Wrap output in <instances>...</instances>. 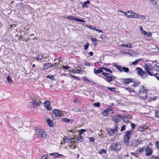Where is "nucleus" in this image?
I'll return each mask as SVG.
<instances>
[{"instance_id": "obj_54", "label": "nucleus", "mask_w": 159, "mask_h": 159, "mask_svg": "<svg viewBox=\"0 0 159 159\" xmlns=\"http://www.w3.org/2000/svg\"><path fill=\"white\" fill-rule=\"evenodd\" d=\"M130 125L132 129L135 128V125L134 123H131Z\"/></svg>"}, {"instance_id": "obj_6", "label": "nucleus", "mask_w": 159, "mask_h": 159, "mask_svg": "<svg viewBox=\"0 0 159 159\" xmlns=\"http://www.w3.org/2000/svg\"><path fill=\"white\" fill-rule=\"evenodd\" d=\"M153 68V67L150 64H147L145 65V70L147 73L150 75H153V73H151L150 71L152 70Z\"/></svg>"}, {"instance_id": "obj_3", "label": "nucleus", "mask_w": 159, "mask_h": 159, "mask_svg": "<svg viewBox=\"0 0 159 159\" xmlns=\"http://www.w3.org/2000/svg\"><path fill=\"white\" fill-rule=\"evenodd\" d=\"M121 146L120 144L119 143L115 142L113 143L110 148L111 151H119L121 148Z\"/></svg>"}, {"instance_id": "obj_36", "label": "nucleus", "mask_w": 159, "mask_h": 159, "mask_svg": "<svg viewBox=\"0 0 159 159\" xmlns=\"http://www.w3.org/2000/svg\"><path fill=\"white\" fill-rule=\"evenodd\" d=\"M107 152V151L104 149H101L99 151V153L100 154H102L103 153H106Z\"/></svg>"}, {"instance_id": "obj_63", "label": "nucleus", "mask_w": 159, "mask_h": 159, "mask_svg": "<svg viewBox=\"0 0 159 159\" xmlns=\"http://www.w3.org/2000/svg\"><path fill=\"white\" fill-rule=\"evenodd\" d=\"M42 159H48V157L45 156H43L42 157Z\"/></svg>"}, {"instance_id": "obj_8", "label": "nucleus", "mask_w": 159, "mask_h": 159, "mask_svg": "<svg viewBox=\"0 0 159 159\" xmlns=\"http://www.w3.org/2000/svg\"><path fill=\"white\" fill-rule=\"evenodd\" d=\"M136 70L137 71V73L143 78H145L147 77V75L146 72L143 70L141 68L139 67H137L136 68Z\"/></svg>"}, {"instance_id": "obj_13", "label": "nucleus", "mask_w": 159, "mask_h": 159, "mask_svg": "<svg viewBox=\"0 0 159 159\" xmlns=\"http://www.w3.org/2000/svg\"><path fill=\"white\" fill-rule=\"evenodd\" d=\"M146 156H148L151 155L152 152V150L151 148L149 146H147L145 148Z\"/></svg>"}, {"instance_id": "obj_15", "label": "nucleus", "mask_w": 159, "mask_h": 159, "mask_svg": "<svg viewBox=\"0 0 159 159\" xmlns=\"http://www.w3.org/2000/svg\"><path fill=\"white\" fill-rule=\"evenodd\" d=\"M45 107L46 108L47 110L48 111H51L52 108L50 107V102L48 101H46L44 102Z\"/></svg>"}, {"instance_id": "obj_57", "label": "nucleus", "mask_w": 159, "mask_h": 159, "mask_svg": "<svg viewBox=\"0 0 159 159\" xmlns=\"http://www.w3.org/2000/svg\"><path fill=\"white\" fill-rule=\"evenodd\" d=\"M155 116L157 118H159V111H156L155 112Z\"/></svg>"}, {"instance_id": "obj_58", "label": "nucleus", "mask_w": 159, "mask_h": 159, "mask_svg": "<svg viewBox=\"0 0 159 159\" xmlns=\"http://www.w3.org/2000/svg\"><path fill=\"white\" fill-rule=\"evenodd\" d=\"M101 68L102 69V70H104L106 71H108V70H109V69H108L106 67H101Z\"/></svg>"}, {"instance_id": "obj_28", "label": "nucleus", "mask_w": 159, "mask_h": 159, "mask_svg": "<svg viewBox=\"0 0 159 159\" xmlns=\"http://www.w3.org/2000/svg\"><path fill=\"white\" fill-rule=\"evenodd\" d=\"M121 118L125 122H127L128 121H129V119L128 118L125 116H121Z\"/></svg>"}, {"instance_id": "obj_34", "label": "nucleus", "mask_w": 159, "mask_h": 159, "mask_svg": "<svg viewBox=\"0 0 159 159\" xmlns=\"http://www.w3.org/2000/svg\"><path fill=\"white\" fill-rule=\"evenodd\" d=\"M146 129V128L145 127H144L143 126L140 127L138 128V130L141 131H143Z\"/></svg>"}, {"instance_id": "obj_7", "label": "nucleus", "mask_w": 159, "mask_h": 159, "mask_svg": "<svg viewBox=\"0 0 159 159\" xmlns=\"http://www.w3.org/2000/svg\"><path fill=\"white\" fill-rule=\"evenodd\" d=\"M52 112V116L53 119L58 118L62 115L61 112H59L58 110L55 109Z\"/></svg>"}, {"instance_id": "obj_19", "label": "nucleus", "mask_w": 159, "mask_h": 159, "mask_svg": "<svg viewBox=\"0 0 159 159\" xmlns=\"http://www.w3.org/2000/svg\"><path fill=\"white\" fill-rule=\"evenodd\" d=\"M139 18L143 21H145V20H148L149 19V18L148 16H146L143 15H140Z\"/></svg>"}, {"instance_id": "obj_33", "label": "nucleus", "mask_w": 159, "mask_h": 159, "mask_svg": "<svg viewBox=\"0 0 159 159\" xmlns=\"http://www.w3.org/2000/svg\"><path fill=\"white\" fill-rule=\"evenodd\" d=\"M43 56L39 54L38 56L37 57L36 59L38 60H41L43 59Z\"/></svg>"}, {"instance_id": "obj_38", "label": "nucleus", "mask_w": 159, "mask_h": 159, "mask_svg": "<svg viewBox=\"0 0 159 159\" xmlns=\"http://www.w3.org/2000/svg\"><path fill=\"white\" fill-rule=\"evenodd\" d=\"M47 78H49L52 80H55V79H54V76L52 75H48L47 76Z\"/></svg>"}, {"instance_id": "obj_35", "label": "nucleus", "mask_w": 159, "mask_h": 159, "mask_svg": "<svg viewBox=\"0 0 159 159\" xmlns=\"http://www.w3.org/2000/svg\"><path fill=\"white\" fill-rule=\"evenodd\" d=\"M73 140V139L71 138H69V139H66L65 140H64V142H74V141H72V140Z\"/></svg>"}, {"instance_id": "obj_24", "label": "nucleus", "mask_w": 159, "mask_h": 159, "mask_svg": "<svg viewBox=\"0 0 159 159\" xmlns=\"http://www.w3.org/2000/svg\"><path fill=\"white\" fill-rule=\"evenodd\" d=\"M133 15L132 16V17H133V18H134L135 19L139 18L140 15H139L137 13H135L134 12H133Z\"/></svg>"}, {"instance_id": "obj_32", "label": "nucleus", "mask_w": 159, "mask_h": 159, "mask_svg": "<svg viewBox=\"0 0 159 159\" xmlns=\"http://www.w3.org/2000/svg\"><path fill=\"white\" fill-rule=\"evenodd\" d=\"M77 140L80 141H82L83 140V138L82 137V136L79 135L78 137H76Z\"/></svg>"}, {"instance_id": "obj_42", "label": "nucleus", "mask_w": 159, "mask_h": 159, "mask_svg": "<svg viewBox=\"0 0 159 159\" xmlns=\"http://www.w3.org/2000/svg\"><path fill=\"white\" fill-rule=\"evenodd\" d=\"M7 80L8 81L9 83H11L12 82L11 79L9 75L7 76Z\"/></svg>"}, {"instance_id": "obj_27", "label": "nucleus", "mask_w": 159, "mask_h": 159, "mask_svg": "<svg viewBox=\"0 0 159 159\" xmlns=\"http://www.w3.org/2000/svg\"><path fill=\"white\" fill-rule=\"evenodd\" d=\"M54 65H52L50 63H45L44 64V66L46 67V68L48 69V68L54 66Z\"/></svg>"}, {"instance_id": "obj_44", "label": "nucleus", "mask_w": 159, "mask_h": 159, "mask_svg": "<svg viewBox=\"0 0 159 159\" xmlns=\"http://www.w3.org/2000/svg\"><path fill=\"white\" fill-rule=\"evenodd\" d=\"M125 89L127 90L130 93L133 92H134V91L131 90L130 88H125Z\"/></svg>"}, {"instance_id": "obj_2", "label": "nucleus", "mask_w": 159, "mask_h": 159, "mask_svg": "<svg viewBox=\"0 0 159 159\" xmlns=\"http://www.w3.org/2000/svg\"><path fill=\"white\" fill-rule=\"evenodd\" d=\"M102 78L104 79L108 83H111V82L116 79V77L115 76H112L110 74L102 73Z\"/></svg>"}, {"instance_id": "obj_46", "label": "nucleus", "mask_w": 159, "mask_h": 159, "mask_svg": "<svg viewBox=\"0 0 159 159\" xmlns=\"http://www.w3.org/2000/svg\"><path fill=\"white\" fill-rule=\"evenodd\" d=\"M146 35H147V36L148 37H150L152 36V34L151 33V32H146Z\"/></svg>"}, {"instance_id": "obj_16", "label": "nucleus", "mask_w": 159, "mask_h": 159, "mask_svg": "<svg viewBox=\"0 0 159 159\" xmlns=\"http://www.w3.org/2000/svg\"><path fill=\"white\" fill-rule=\"evenodd\" d=\"M121 118V116L119 115L115 116L113 118V121L116 122L119 121L120 119Z\"/></svg>"}, {"instance_id": "obj_5", "label": "nucleus", "mask_w": 159, "mask_h": 159, "mask_svg": "<svg viewBox=\"0 0 159 159\" xmlns=\"http://www.w3.org/2000/svg\"><path fill=\"white\" fill-rule=\"evenodd\" d=\"M125 134L124 138V143L127 146L129 144V138L131 136V134H132L131 130L127 131L125 132Z\"/></svg>"}, {"instance_id": "obj_23", "label": "nucleus", "mask_w": 159, "mask_h": 159, "mask_svg": "<svg viewBox=\"0 0 159 159\" xmlns=\"http://www.w3.org/2000/svg\"><path fill=\"white\" fill-rule=\"evenodd\" d=\"M90 3V1L88 0L86 2H84L83 5H82L83 7L84 8H88V7L87 5V4H89Z\"/></svg>"}, {"instance_id": "obj_55", "label": "nucleus", "mask_w": 159, "mask_h": 159, "mask_svg": "<svg viewBox=\"0 0 159 159\" xmlns=\"http://www.w3.org/2000/svg\"><path fill=\"white\" fill-rule=\"evenodd\" d=\"M80 70H75L74 69L73 71V72L75 73H80Z\"/></svg>"}, {"instance_id": "obj_39", "label": "nucleus", "mask_w": 159, "mask_h": 159, "mask_svg": "<svg viewBox=\"0 0 159 159\" xmlns=\"http://www.w3.org/2000/svg\"><path fill=\"white\" fill-rule=\"evenodd\" d=\"M107 89L110 90L112 91L113 92H116V88L115 87L111 88L107 87Z\"/></svg>"}, {"instance_id": "obj_52", "label": "nucleus", "mask_w": 159, "mask_h": 159, "mask_svg": "<svg viewBox=\"0 0 159 159\" xmlns=\"http://www.w3.org/2000/svg\"><path fill=\"white\" fill-rule=\"evenodd\" d=\"M145 149V148L143 147V148L140 149L139 151V153L143 152H144Z\"/></svg>"}, {"instance_id": "obj_25", "label": "nucleus", "mask_w": 159, "mask_h": 159, "mask_svg": "<svg viewBox=\"0 0 159 159\" xmlns=\"http://www.w3.org/2000/svg\"><path fill=\"white\" fill-rule=\"evenodd\" d=\"M149 1L152 5L154 6L156 5L157 2V0H150Z\"/></svg>"}, {"instance_id": "obj_21", "label": "nucleus", "mask_w": 159, "mask_h": 159, "mask_svg": "<svg viewBox=\"0 0 159 159\" xmlns=\"http://www.w3.org/2000/svg\"><path fill=\"white\" fill-rule=\"evenodd\" d=\"M94 73L96 75H97L98 74L100 73H104L102 69L100 67L99 69L98 70H96L94 69Z\"/></svg>"}, {"instance_id": "obj_41", "label": "nucleus", "mask_w": 159, "mask_h": 159, "mask_svg": "<svg viewBox=\"0 0 159 159\" xmlns=\"http://www.w3.org/2000/svg\"><path fill=\"white\" fill-rule=\"evenodd\" d=\"M62 68L67 70H69L70 69V67L67 66H65L62 65Z\"/></svg>"}, {"instance_id": "obj_60", "label": "nucleus", "mask_w": 159, "mask_h": 159, "mask_svg": "<svg viewBox=\"0 0 159 159\" xmlns=\"http://www.w3.org/2000/svg\"><path fill=\"white\" fill-rule=\"evenodd\" d=\"M73 102H77L79 103H80V100H78V99H74L73 101Z\"/></svg>"}, {"instance_id": "obj_56", "label": "nucleus", "mask_w": 159, "mask_h": 159, "mask_svg": "<svg viewBox=\"0 0 159 159\" xmlns=\"http://www.w3.org/2000/svg\"><path fill=\"white\" fill-rule=\"evenodd\" d=\"M89 141L90 142H93L94 141L95 139L94 138L92 137H89Z\"/></svg>"}, {"instance_id": "obj_10", "label": "nucleus", "mask_w": 159, "mask_h": 159, "mask_svg": "<svg viewBox=\"0 0 159 159\" xmlns=\"http://www.w3.org/2000/svg\"><path fill=\"white\" fill-rule=\"evenodd\" d=\"M40 105V103L37 101L35 100H33L32 102H30L28 103V106L30 107H36L37 106H39Z\"/></svg>"}, {"instance_id": "obj_18", "label": "nucleus", "mask_w": 159, "mask_h": 159, "mask_svg": "<svg viewBox=\"0 0 159 159\" xmlns=\"http://www.w3.org/2000/svg\"><path fill=\"white\" fill-rule=\"evenodd\" d=\"M111 111V108L109 107L103 112L102 114L104 116H107L109 114V112Z\"/></svg>"}, {"instance_id": "obj_31", "label": "nucleus", "mask_w": 159, "mask_h": 159, "mask_svg": "<svg viewBox=\"0 0 159 159\" xmlns=\"http://www.w3.org/2000/svg\"><path fill=\"white\" fill-rule=\"evenodd\" d=\"M47 122L48 125L50 126H52L53 125L52 121L51 120L48 119L47 120Z\"/></svg>"}, {"instance_id": "obj_48", "label": "nucleus", "mask_w": 159, "mask_h": 159, "mask_svg": "<svg viewBox=\"0 0 159 159\" xmlns=\"http://www.w3.org/2000/svg\"><path fill=\"white\" fill-rule=\"evenodd\" d=\"M155 145L157 148L159 149V142L157 141L155 142Z\"/></svg>"}, {"instance_id": "obj_26", "label": "nucleus", "mask_w": 159, "mask_h": 159, "mask_svg": "<svg viewBox=\"0 0 159 159\" xmlns=\"http://www.w3.org/2000/svg\"><path fill=\"white\" fill-rule=\"evenodd\" d=\"M139 29L142 33L144 35H146V32L143 30L142 27L141 26H139Z\"/></svg>"}, {"instance_id": "obj_14", "label": "nucleus", "mask_w": 159, "mask_h": 159, "mask_svg": "<svg viewBox=\"0 0 159 159\" xmlns=\"http://www.w3.org/2000/svg\"><path fill=\"white\" fill-rule=\"evenodd\" d=\"M133 12L131 10H129L125 13V15L127 17L129 18H133L132 17L133 15Z\"/></svg>"}, {"instance_id": "obj_45", "label": "nucleus", "mask_w": 159, "mask_h": 159, "mask_svg": "<svg viewBox=\"0 0 159 159\" xmlns=\"http://www.w3.org/2000/svg\"><path fill=\"white\" fill-rule=\"evenodd\" d=\"M89 46V43L88 42H87L86 44L84 46V48L85 50L88 49Z\"/></svg>"}, {"instance_id": "obj_49", "label": "nucleus", "mask_w": 159, "mask_h": 159, "mask_svg": "<svg viewBox=\"0 0 159 159\" xmlns=\"http://www.w3.org/2000/svg\"><path fill=\"white\" fill-rule=\"evenodd\" d=\"M87 27L90 29H92V30H96V28L95 27H93L92 26H91L90 25H88L87 26Z\"/></svg>"}, {"instance_id": "obj_47", "label": "nucleus", "mask_w": 159, "mask_h": 159, "mask_svg": "<svg viewBox=\"0 0 159 159\" xmlns=\"http://www.w3.org/2000/svg\"><path fill=\"white\" fill-rule=\"evenodd\" d=\"M70 75V76H71L73 78H75V79H76L77 80H80V78L79 77H76L75 76H74V75Z\"/></svg>"}, {"instance_id": "obj_37", "label": "nucleus", "mask_w": 159, "mask_h": 159, "mask_svg": "<svg viewBox=\"0 0 159 159\" xmlns=\"http://www.w3.org/2000/svg\"><path fill=\"white\" fill-rule=\"evenodd\" d=\"M122 70H123L125 72H128L129 71V69L128 68L126 67H123L122 68Z\"/></svg>"}, {"instance_id": "obj_1", "label": "nucleus", "mask_w": 159, "mask_h": 159, "mask_svg": "<svg viewBox=\"0 0 159 159\" xmlns=\"http://www.w3.org/2000/svg\"><path fill=\"white\" fill-rule=\"evenodd\" d=\"M35 135L39 139L45 138L47 137L46 132L40 128L36 127L35 129Z\"/></svg>"}, {"instance_id": "obj_64", "label": "nucleus", "mask_w": 159, "mask_h": 159, "mask_svg": "<svg viewBox=\"0 0 159 159\" xmlns=\"http://www.w3.org/2000/svg\"><path fill=\"white\" fill-rule=\"evenodd\" d=\"M89 54L90 56H92L93 55V52H90L89 53Z\"/></svg>"}, {"instance_id": "obj_20", "label": "nucleus", "mask_w": 159, "mask_h": 159, "mask_svg": "<svg viewBox=\"0 0 159 159\" xmlns=\"http://www.w3.org/2000/svg\"><path fill=\"white\" fill-rule=\"evenodd\" d=\"M120 46L121 47H125L129 48H132L133 46L131 45V44L129 43H125V44H121Z\"/></svg>"}, {"instance_id": "obj_40", "label": "nucleus", "mask_w": 159, "mask_h": 159, "mask_svg": "<svg viewBox=\"0 0 159 159\" xmlns=\"http://www.w3.org/2000/svg\"><path fill=\"white\" fill-rule=\"evenodd\" d=\"M141 60L140 59H137V60H135L133 62H132V63L133 65H134L135 64H137V63H138L140 61H141Z\"/></svg>"}, {"instance_id": "obj_53", "label": "nucleus", "mask_w": 159, "mask_h": 159, "mask_svg": "<svg viewBox=\"0 0 159 159\" xmlns=\"http://www.w3.org/2000/svg\"><path fill=\"white\" fill-rule=\"evenodd\" d=\"M154 76L156 77L158 80L159 79V74L156 73L154 74Z\"/></svg>"}, {"instance_id": "obj_17", "label": "nucleus", "mask_w": 159, "mask_h": 159, "mask_svg": "<svg viewBox=\"0 0 159 159\" xmlns=\"http://www.w3.org/2000/svg\"><path fill=\"white\" fill-rule=\"evenodd\" d=\"M122 82L126 84H127L130 82H133V81L131 79H124L122 80Z\"/></svg>"}, {"instance_id": "obj_12", "label": "nucleus", "mask_w": 159, "mask_h": 159, "mask_svg": "<svg viewBox=\"0 0 159 159\" xmlns=\"http://www.w3.org/2000/svg\"><path fill=\"white\" fill-rule=\"evenodd\" d=\"M141 143L140 141L137 139L133 140L130 142V145L132 147H135L138 146Z\"/></svg>"}, {"instance_id": "obj_9", "label": "nucleus", "mask_w": 159, "mask_h": 159, "mask_svg": "<svg viewBox=\"0 0 159 159\" xmlns=\"http://www.w3.org/2000/svg\"><path fill=\"white\" fill-rule=\"evenodd\" d=\"M118 126L117 125H115V129H108L107 130V132L110 135L113 136L118 131Z\"/></svg>"}, {"instance_id": "obj_62", "label": "nucleus", "mask_w": 159, "mask_h": 159, "mask_svg": "<svg viewBox=\"0 0 159 159\" xmlns=\"http://www.w3.org/2000/svg\"><path fill=\"white\" fill-rule=\"evenodd\" d=\"M95 30L96 31H98V32H100V33H102V30H101L97 29L96 28V30Z\"/></svg>"}, {"instance_id": "obj_30", "label": "nucleus", "mask_w": 159, "mask_h": 159, "mask_svg": "<svg viewBox=\"0 0 159 159\" xmlns=\"http://www.w3.org/2000/svg\"><path fill=\"white\" fill-rule=\"evenodd\" d=\"M50 155H54V156H57L55 157H54L55 158H56L57 157H58L59 156H63V155H62L59 154H58V153H57V152H55V153H51V154H50Z\"/></svg>"}, {"instance_id": "obj_50", "label": "nucleus", "mask_w": 159, "mask_h": 159, "mask_svg": "<svg viewBox=\"0 0 159 159\" xmlns=\"http://www.w3.org/2000/svg\"><path fill=\"white\" fill-rule=\"evenodd\" d=\"M93 105L97 107H99L100 106V104L99 102L94 103Z\"/></svg>"}, {"instance_id": "obj_59", "label": "nucleus", "mask_w": 159, "mask_h": 159, "mask_svg": "<svg viewBox=\"0 0 159 159\" xmlns=\"http://www.w3.org/2000/svg\"><path fill=\"white\" fill-rule=\"evenodd\" d=\"M125 125H123L122 126L120 130L121 131H122L125 129Z\"/></svg>"}, {"instance_id": "obj_11", "label": "nucleus", "mask_w": 159, "mask_h": 159, "mask_svg": "<svg viewBox=\"0 0 159 159\" xmlns=\"http://www.w3.org/2000/svg\"><path fill=\"white\" fill-rule=\"evenodd\" d=\"M67 18L68 19L72 20H75L78 22H85V21L84 20L78 18L76 17H75V16H68V17H67Z\"/></svg>"}, {"instance_id": "obj_61", "label": "nucleus", "mask_w": 159, "mask_h": 159, "mask_svg": "<svg viewBox=\"0 0 159 159\" xmlns=\"http://www.w3.org/2000/svg\"><path fill=\"white\" fill-rule=\"evenodd\" d=\"M117 11L118 12H120L124 14H125V12L122 11H121L120 10H117Z\"/></svg>"}, {"instance_id": "obj_51", "label": "nucleus", "mask_w": 159, "mask_h": 159, "mask_svg": "<svg viewBox=\"0 0 159 159\" xmlns=\"http://www.w3.org/2000/svg\"><path fill=\"white\" fill-rule=\"evenodd\" d=\"M84 80L85 81H87V82H92V83H93V84H95L94 82H93V81H90L89 80H88L86 77H84Z\"/></svg>"}, {"instance_id": "obj_22", "label": "nucleus", "mask_w": 159, "mask_h": 159, "mask_svg": "<svg viewBox=\"0 0 159 159\" xmlns=\"http://www.w3.org/2000/svg\"><path fill=\"white\" fill-rule=\"evenodd\" d=\"M153 69L157 71H159V63H157L153 65Z\"/></svg>"}, {"instance_id": "obj_4", "label": "nucleus", "mask_w": 159, "mask_h": 159, "mask_svg": "<svg viewBox=\"0 0 159 159\" xmlns=\"http://www.w3.org/2000/svg\"><path fill=\"white\" fill-rule=\"evenodd\" d=\"M146 93V90L144 86H142L139 93V96L140 98L143 100L145 99L147 97Z\"/></svg>"}, {"instance_id": "obj_43", "label": "nucleus", "mask_w": 159, "mask_h": 159, "mask_svg": "<svg viewBox=\"0 0 159 159\" xmlns=\"http://www.w3.org/2000/svg\"><path fill=\"white\" fill-rule=\"evenodd\" d=\"M62 121L66 122H68L70 121V120L68 119H66V118H63L62 119Z\"/></svg>"}, {"instance_id": "obj_29", "label": "nucleus", "mask_w": 159, "mask_h": 159, "mask_svg": "<svg viewBox=\"0 0 159 159\" xmlns=\"http://www.w3.org/2000/svg\"><path fill=\"white\" fill-rule=\"evenodd\" d=\"M114 66L117 68L120 72H122V69L121 66H118L117 65H115Z\"/></svg>"}]
</instances>
